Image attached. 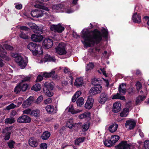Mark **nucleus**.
<instances>
[{
    "label": "nucleus",
    "mask_w": 149,
    "mask_h": 149,
    "mask_svg": "<svg viewBox=\"0 0 149 149\" xmlns=\"http://www.w3.org/2000/svg\"><path fill=\"white\" fill-rule=\"evenodd\" d=\"M16 106V105L12 103L8 106L6 107V109L7 110H9L15 108Z\"/></svg>",
    "instance_id": "864d4df0"
},
{
    "label": "nucleus",
    "mask_w": 149,
    "mask_h": 149,
    "mask_svg": "<svg viewBox=\"0 0 149 149\" xmlns=\"http://www.w3.org/2000/svg\"><path fill=\"white\" fill-rule=\"evenodd\" d=\"M65 47V45L64 43H60L56 48V53L60 55L65 54L67 53V51Z\"/></svg>",
    "instance_id": "0eeeda50"
},
{
    "label": "nucleus",
    "mask_w": 149,
    "mask_h": 149,
    "mask_svg": "<svg viewBox=\"0 0 149 149\" xmlns=\"http://www.w3.org/2000/svg\"><path fill=\"white\" fill-rule=\"evenodd\" d=\"M20 29L21 30H24L27 31H28L29 30V29L28 27L24 26H20Z\"/></svg>",
    "instance_id": "69168bd1"
},
{
    "label": "nucleus",
    "mask_w": 149,
    "mask_h": 149,
    "mask_svg": "<svg viewBox=\"0 0 149 149\" xmlns=\"http://www.w3.org/2000/svg\"><path fill=\"white\" fill-rule=\"evenodd\" d=\"M120 139V137L119 136L115 135L112 136L111 139V141L112 142V143L114 144Z\"/></svg>",
    "instance_id": "58836bf2"
},
{
    "label": "nucleus",
    "mask_w": 149,
    "mask_h": 149,
    "mask_svg": "<svg viewBox=\"0 0 149 149\" xmlns=\"http://www.w3.org/2000/svg\"><path fill=\"white\" fill-rule=\"evenodd\" d=\"M132 19L133 22L135 23H139L141 22V17L137 13H134L132 16Z\"/></svg>",
    "instance_id": "6ab92c4d"
},
{
    "label": "nucleus",
    "mask_w": 149,
    "mask_h": 149,
    "mask_svg": "<svg viewBox=\"0 0 149 149\" xmlns=\"http://www.w3.org/2000/svg\"><path fill=\"white\" fill-rule=\"evenodd\" d=\"M7 53L4 48L0 45V57L3 58H5V59L7 61H9L10 58L8 56H6Z\"/></svg>",
    "instance_id": "4468645a"
},
{
    "label": "nucleus",
    "mask_w": 149,
    "mask_h": 149,
    "mask_svg": "<svg viewBox=\"0 0 149 149\" xmlns=\"http://www.w3.org/2000/svg\"><path fill=\"white\" fill-rule=\"evenodd\" d=\"M125 86L126 84L124 83H122L119 86L118 91L122 95L125 94L126 93Z\"/></svg>",
    "instance_id": "b1692460"
},
{
    "label": "nucleus",
    "mask_w": 149,
    "mask_h": 149,
    "mask_svg": "<svg viewBox=\"0 0 149 149\" xmlns=\"http://www.w3.org/2000/svg\"><path fill=\"white\" fill-rule=\"evenodd\" d=\"M55 73V71L54 70H53L51 71V72H44L42 74V76L45 77H49L52 76H53Z\"/></svg>",
    "instance_id": "f704fd0d"
},
{
    "label": "nucleus",
    "mask_w": 149,
    "mask_h": 149,
    "mask_svg": "<svg viewBox=\"0 0 149 149\" xmlns=\"http://www.w3.org/2000/svg\"><path fill=\"white\" fill-rule=\"evenodd\" d=\"M19 84L22 91H24L27 89L28 87V85L27 84H24L22 85L21 84Z\"/></svg>",
    "instance_id": "8fccbe9b"
},
{
    "label": "nucleus",
    "mask_w": 149,
    "mask_h": 149,
    "mask_svg": "<svg viewBox=\"0 0 149 149\" xmlns=\"http://www.w3.org/2000/svg\"><path fill=\"white\" fill-rule=\"evenodd\" d=\"M118 125L117 124H113L111 125L109 128V131L111 132H113L117 130Z\"/></svg>",
    "instance_id": "cd10ccee"
},
{
    "label": "nucleus",
    "mask_w": 149,
    "mask_h": 149,
    "mask_svg": "<svg viewBox=\"0 0 149 149\" xmlns=\"http://www.w3.org/2000/svg\"><path fill=\"white\" fill-rule=\"evenodd\" d=\"M89 127V124L88 123H86L84 125H82V128L84 131H86Z\"/></svg>",
    "instance_id": "de8ad7c7"
},
{
    "label": "nucleus",
    "mask_w": 149,
    "mask_h": 149,
    "mask_svg": "<svg viewBox=\"0 0 149 149\" xmlns=\"http://www.w3.org/2000/svg\"><path fill=\"white\" fill-rule=\"evenodd\" d=\"M41 88V85L39 84H36L31 88L32 90L38 91H40Z\"/></svg>",
    "instance_id": "4c0bfd02"
},
{
    "label": "nucleus",
    "mask_w": 149,
    "mask_h": 149,
    "mask_svg": "<svg viewBox=\"0 0 149 149\" xmlns=\"http://www.w3.org/2000/svg\"><path fill=\"white\" fill-rule=\"evenodd\" d=\"M112 99H119L121 100H125V98L124 96L120 95L118 93L115 94L113 95H112Z\"/></svg>",
    "instance_id": "473e14b6"
},
{
    "label": "nucleus",
    "mask_w": 149,
    "mask_h": 149,
    "mask_svg": "<svg viewBox=\"0 0 149 149\" xmlns=\"http://www.w3.org/2000/svg\"><path fill=\"white\" fill-rule=\"evenodd\" d=\"M136 87L137 90L140 89L142 87V85L141 83L138 82L136 84Z\"/></svg>",
    "instance_id": "bf43d9fd"
},
{
    "label": "nucleus",
    "mask_w": 149,
    "mask_h": 149,
    "mask_svg": "<svg viewBox=\"0 0 149 149\" xmlns=\"http://www.w3.org/2000/svg\"><path fill=\"white\" fill-rule=\"evenodd\" d=\"M100 100L99 102L101 104H103L107 101L108 97L107 94L104 92L101 93L100 96Z\"/></svg>",
    "instance_id": "a211bd4d"
},
{
    "label": "nucleus",
    "mask_w": 149,
    "mask_h": 149,
    "mask_svg": "<svg viewBox=\"0 0 149 149\" xmlns=\"http://www.w3.org/2000/svg\"><path fill=\"white\" fill-rule=\"evenodd\" d=\"M28 48L32 51L34 55H42L43 53L42 49L41 47L36 43H29L27 45Z\"/></svg>",
    "instance_id": "20e7f679"
},
{
    "label": "nucleus",
    "mask_w": 149,
    "mask_h": 149,
    "mask_svg": "<svg viewBox=\"0 0 149 149\" xmlns=\"http://www.w3.org/2000/svg\"><path fill=\"white\" fill-rule=\"evenodd\" d=\"M94 100L91 97H88L85 104V107L88 109H91L93 107Z\"/></svg>",
    "instance_id": "ddd939ff"
},
{
    "label": "nucleus",
    "mask_w": 149,
    "mask_h": 149,
    "mask_svg": "<svg viewBox=\"0 0 149 149\" xmlns=\"http://www.w3.org/2000/svg\"><path fill=\"white\" fill-rule=\"evenodd\" d=\"M40 146L41 149H47V145L45 143H41Z\"/></svg>",
    "instance_id": "4d7b16f0"
},
{
    "label": "nucleus",
    "mask_w": 149,
    "mask_h": 149,
    "mask_svg": "<svg viewBox=\"0 0 149 149\" xmlns=\"http://www.w3.org/2000/svg\"><path fill=\"white\" fill-rule=\"evenodd\" d=\"M22 5L20 3L16 5L15 6V8L18 10L21 9L22 8Z\"/></svg>",
    "instance_id": "338daca9"
},
{
    "label": "nucleus",
    "mask_w": 149,
    "mask_h": 149,
    "mask_svg": "<svg viewBox=\"0 0 149 149\" xmlns=\"http://www.w3.org/2000/svg\"><path fill=\"white\" fill-rule=\"evenodd\" d=\"M43 79L42 76L41 75H39L38 76L37 78L36 81H40Z\"/></svg>",
    "instance_id": "774afa93"
},
{
    "label": "nucleus",
    "mask_w": 149,
    "mask_h": 149,
    "mask_svg": "<svg viewBox=\"0 0 149 149\" xmlns=\"http://www.w3.org/2000/svg\"><path fill=\"white\" fill-rule=\"evenodd\" d=\"M12 56L15 58V61L22 69L24 68L26 65V60L24 59L20 55L15 53L13 54Z\"/></svg>",
    "instance_id": "423d86ee"
},
{
    "label": "nucleus",
    "mask_w": 149,
    "mask_h": 149,
    "mask_svg": "<svg viewBox=\"0 0 149 149\" xmlns=\"http://www.w3.org/2000/svg\"><path fill=\"white\" fill-rule=\"evenodd\" d=\"M84 103V100L82 97L79 98L77 101V105L78 107H81Z\"/></svg>",
    "instance_id": "c9c22d12"
},
{
    "label": "nucleus",
    "mask_w": 149,
    "mask_h": 149,
    "mask_svg": "<svg viewBox=\"0 0 149 149\" xmlns=\"http://www.w3.org/2000/svg\"><path fill=\"white\" fill-rule=\"evenodd\" d=\"M33 97H30L29 98L24 102L22 104V106L24 108H26L29 107L33 102Z\"/></svg>",
    "instance_id": "aec40b11"
},
{
    "label": "nucleus",
    "mask_w": 149,
    "mask_h": 149,
    "mask_svg": "<svg viewBox=\"0 0 149 149\" xmlns=\"http://www.w3.org/2000/svg\"><path fill=\"white\" fill-rule=\"evenodd\" d=\"M81 94V91H78L76 92L75 94L73 96L72 101L73 102H75L77 99L78 98Z\"/></svg>",
    "instance_id": "c756f323"
},
{
    "label": "nucleus",
    "mask_w": 149,
    "mask_h": 149,
    "mask_svg": "<svg viewBox=\"0 0 149 149\" xmlns=\"http://www.w3.org/2000/svg\"><path fill=\"white\" fill-rule=\"evenodd\" d=\"M6 134L4 136V139L5 140H8L10 139V134L5 133Z\"/></svg>",
    "instance_id": "0e129e2a"
},
{
    "label": "nucleus",
    "mask_w": 149,
    "mask_h": 149,
    "mask_svg": "<svg viewBox=\"0 0 149 149\" xmlns=\"http://www.w3.org/2000/svg\"><path fill=\"white\" fill-rule=\"evenodd\" d=\"M15 143V142L13 141H10L8 143L9 147L11 149L13 148L14 145Z\"/></svg>",
    "instance_id": "603ef678"
},
{
    "label": "nucleus",
    "mask_w": 149,
    "mask_h": 149,
    "mask_svg": "<svg viewBox=\"0 0 149 149\" xmlns=\"http://www.w3.org/2000/svg\"><path fill=\"white\" fill-rule=\"evenodd\" d=\"M41 3L38 1H36V4L34 6L36 8H39L40 9H36L32 10L31 12V16L34 17L38 18L42 16L45 14V11L42 10L48 11V8L42 6Z\"/></svg>",
    "instance_id": "f03ea898"
},
{
    "label": "nucleus",
    "mask_w": 149,
    "mask_h": 149,
    "mask_svg": "<svg viewBox=\"0 0 149 149\" xmlns=\"http://www.w3.org/2000/svg\"><path fill=\"white\" fill-rule=\"evenodd\" d=\"M144 146L143 149H149V141L146 140L144 143Z\"/></svg>",
    "instance_id": "09e8293b"
},
{
    "label": "nucleus",
    "mask_w": 149,
    "mask_h": 149,
    "mask_svg": "<svg viewBox=\"0 0 149 149\" xmlns=\"http://www.w3.org/2000/svg\"><path fill=\"white\" fill-rule=\"evenodd\" d=\"M66 109H68V112H70L73 114L80 113L82 111L81 110H79V109L75 110L74 109L73 106L72 105H70L69 106L67 107Z\"/></svg>",
    "instance_id": "412c9836"
},
{
    "label": "nucleus",
    "mask_w": 149,
    "mask_h": 149,
    "mask_svg": "<svg viewBox=\"0 0 149 149\" xmlns=\"http://www.w3.org/2000/svg\"><path fill=\"white\" fill-rule=\"evenodd\" d=\"M14 129V127L13 126H10L6 127L4 129H3L2 133L10 134H11V133L12 132Z\"/></svg>",
    "instance_id": "5701e85b"
},
{
    "label": "nucleus",
    "mask_w": 149,
    "mask_h": 149,
    "mask_svg": "<svg viewBox=\"0 0 149 149\" xmlns=\"http://www.w3.org/2000/svg\"><path fill=\"white\" fill-rule=\"evenodd\" d=\"M146 97L145 96H139L136 98V104H137L143 101L145 98Z\"/></svg>",
    "instance_id": "e433bc0d"
},
{
    "label": "nucleus",
    "mask_w": 149,
    "mask_h": 149,
    "mask_svg": "<svg viewBox=\"0 0 149 149\" xmlns=\"http://www.w3.org/2000/svg\"><path fill=\"white\" fill-rule=\"evenodd\" d=\"M110 140H106L104 142V145L107 147H110L113 145V144L112 143V142Z\"/></svg>",
    "instance_id": "49530a36"
},
{
    "label": "nucleus",
    "mask_w": 149,
    "mask_h": 149,
    "mask_svg": "<svg viewBox=\"0 0 149 149\" xmlns=\"http://www.w3.org/2000/svg\"><path fill=\"white\" fill-rule=\"evenodd\" d=\"M43 100V97L42 96H39L36 101V103L37 104H39Z\"/></svg>",
    "instance_id": "680f3d73"
},
{
    "label": "nucleus",
    "mask_w": 149,
    "mask_h": 149,
    "mask_svg": "<svg viewBox=\"0 0 149 149\" xmlns=\"http://www.w3.org/2000/svg\"><path fill=\"white\" fill-rule=\"evenodd\" d=\"M85 139V138L84 137H82L79 138L75 140V144L76 145H79L80 143L83 142Z\"/></svg>",
    "instance_id": "79ce46f5"
},
{
    "label": "nucleus",
    "mask_w": 149,
    "mask_h": 149,
    "mask_svg": "<svg viewBox=\"0 0 149 149\" xmlns=\"http://www.w3.org/2000/svg\"><path fill=\"white\" fill-rule=\"evenodd\" d=\"M94 63H90L87 65L86 66V71H88L89 70H91L94 67Z\"/></svg>",
    "instance_id": "a18cd8bd"
},
{
    "label": "nucleus",
    "mask_w": 149,
    "mask_h": 149,
    "mask_svg": "<svg viewBox=\"0 0 149 149\" xmlns=\"http://www.w3.org/2000/svg\"><path fill=\"white\" fill-rule=\"evenodd\" d=\"M17 121L20 123H29L31 121V118L27 115H23L19 117Z\"/></svg>",
    "instance_id": "9d476101"
},
{
    "label": "nucleus",
    "mask_w": 149,
    "mask_h": 149,
    "mask_svg": "<svg viewBox=\"0 0 149 149\" xmlns=\"http://www.w3.org/2000/svg\"><path fill=\"white\" fill-rule=\"evenodd\" d=\"M45 89H49L52 90L54 88V83L52 82H46L44 84Z\"/></svg>",
    "instance_id": "393cba45"
},
{
    "label": "nucleus",
    "mask_w": 149,
    "mask_h": 149,
    "mask_svg": "<svg viewBox=\"0 0 149 149\" xmlns=\"http://www.w3.org/2000/svg\"><path fill=\"white\" fill-rule=\"evenodd\" d=\"M43 37L42 35H36L35 34H33L31 36L32 40L35 42H40L41 41Z\"/></svg>",
    "instance_id": "f3484780"
},
{
    "label": "nucleus",
    "mask_w": 149,
    "mask_h": 149,
    "mask_svg": "<svg viewBox=\"0 0 149 149\" xmlns=\"http://www.w3.org/2000/svg\"><path fill=\"white\" fill-rule=\"evenodd\" d=\"M52 102V100L51 98H48L44 101V103L45 104H50Z\"/></svg>",
    "instance_id": "13d9d810"
},
{
    "label": "nucleus",
    "mask_w": 149,
    "mask_h": 149,
    "mask_svg": "<svg viewBox=\"0 0 149 149\" xmlns=\"http://www.w3.org/2000/svg\"><path fill=\"white\" fill-rule=\"evenodd\" d=\"M29 145L33 147H36L38 145V142L37 139L34 137L30 138L29 140Z\"/></svg>",
    "instance_id": "2eb2a0df"
},
{
    "label": "nucleus",
    "mask_w": 149,
    "mask_h": 149,
    "mask_svg": "<svg viewBox=\"0 0 149 149\" xmlns=\"http://www.w3.org/2000/svg\"><path fill=\"white\" fill-rule=\"evenodd\" d=\"M100 82V80L98 78H95L92 81V84L95 85L94 87H92L89 91L90 94L95 95L100 93L102 90V87L98 84Z\"/></svg>",
    "instance_id": "7ed1b4c3"
},
{
    "label": "nucleus",
    "mask_w": 149,
    "mask_h": 149,
    "mask_svg": "<svg viewBox=\"0 0 149 149\" xmlns=\"http://www.w3.org/2000/svg\"><path fill=\"white\" fill-rule=\"evenodd\" d=\"M129 111V108L124 109L123 111L120 113V115L122 117H125L128 115Z\"/></svg>",
    "instance_id": "72a5a7b5"
},
{
    "label": "nucleus",
    "mask_w": 149,
    "mask_h": 149,
    "mask_svg": "<svg viewBox=\"0 0 149 149\" xmlns=\"http://www.w3.org/2000/svg\"><path fill=\"white\" fill-rule=\"evenodd\" d=\"M15 120L14 118H7L5 119V123L6 124H11L14 123Z\"/></svg>",
    "instance_id": "37998d69"
},
{
    "label": "nucleus",
    "mask_w": 149,
    "mask_h": 149,
    "mask_svg": "<svg viewBox=\"0 0 149 149\" xmlns=\"http://www.w3.org/2000/svg\"><path fill=\"white\" fill-rule=\"evenodd\" d=\"M50 133L47 131L44 132L42 135L41 137L42 139H47L50 136Z\"/></svg>",
    "instance_id": "7c9ffc66"
},
{
    "label": "nucleus",
    "mask_w": 149,
    "mask_h": 149,
    "mask_svg": "<svg viewBox=\"0 0 149 149\" xmlns=\"http://www.w3.org/2000/svg\"><path fill=\"white\" fill-rule=\"evenodd\" d=\"M19 36L21 38L24 39H26L28 38L27 36L22 32H21L19 34Z\"/></svg>",
    "instance_id": "5fc2aeb1"
},
{
    "label": "nucleus",
    "mask_w": 149,
    "mask_h": 149,
    "mask_svg": "<svg viewBox=\"0 0 149 149\" xmlns=\"http://www.w3.org/2000/svg\"><path fill=\"white\" fill-rule=\"evenodd\" d=\"M40 111L38 109L34 110L32 111L31 112V115L36 117H38L40 116Z\"/></svg>",
    "instance_id": "2f4dec72"
},
{
    "label": "nucleus",
    "mask_w": 149,
    "mask_h": 149,
    "mask_svg": "<svg viewBox=\"0 0 149 149\" xmlns=\"http://www.w3.org/2000/svg\"><path fill=\"white\" fill-rule=\"evenodd\" d=\"M64 26H62L60 23L58 25H51L50 29L51 31H54L55 32L61 33L64 30Z\"/></svg>",
    "instance_id": "6e6552de"
},
{
    "label": "nucleus",
    "mask_w": 149,
    "mask_h": 149,
    "mask_svg": "<svg viewBox=\"0 0 149 149\" xmlns=\"http://www.w3.org/2000/svg\"><path fill=\"white\" fill-rule=\"evenodd\" d=\"M121 109L120 104L118 102H116L113 105L112 111L115 113H117L120 111Z\"/></svg>",
    "instance_id": "4be33fe9"
},
{
    "label": "nucleus",
    "mask_w": 149,
    "mask_h": 149,
    "mask_svg": "<svg viewBox=\"0 0 149 149\" xmlns=\"http://www.w3.org/2000/svg\"><path fill=\"white\" fill-rule=\"evenodd\" d=\"M45 108L47 112L49 114H54L56 113L57 111V108L54 107L53 106L51 105H47Z\"/></svg>",
    "instance_id": "f8f14e48"
},
{
    "label": "nucleus",
    "mask_w": 149,
    "mask_h": 149,
    "mask_svg": "<svg viewBox=\"0 0 149 149\" xmlns=\"http://www.w3.org/2000/svg\"><path fill=\"white\" fill-rule=\"evenodd\" d=\"M21 90H22L21 88V86H20V84H19L15 87L14 92L16 93H17L20 92Z\"/></svg>",
    "instance_id": "3c124183"
},
{
    "label": "nucleus",
    "mask_w": 149,
    "mask_h": 149,
    "mask_svg": "<svg viewBox=\"0 0 149 149\" xmlns=\"http://www.w3.org/2000/svg\"><path fill=\"white\" fill-rule=\"evenodd\" d=\"M128 93L130 95H133L134 93L133 88H129L128 89Z\"/></svg>",
    "instance_id": "e2e57ef3"
},
{
    "label": "nucleus",
    "mask_w": 149,
    "mask_h": 149,
    "mask_svg": "<svg viewBox=\"0 0 149 149\" xmlns=\"http://www.w3.org/2000/svg\"><path fill=\"white\" fill-rule=\"evenodd\" d=\"M66 126L69 128H72L74 126L73 121L72 119H69L67 123Z\"/></svg>",
    "instance_id": "a19ab883"
},
{
    "label": "nucleus",
    "mask_w": 149,
    "mask_h": 149,
    "mask_svg": "<svg viewBox=\"0 0 149 149\" xmlns=\"http://www.w3.org/2000/svg\"><path fill=\"white\" fill-rule=\"evenodd\" d=\"M53 44V42L52 39L47 38L43 40L42 46L45 48L49 49L52 46Z\"/></svg>",
    "instance_id": "1a4fd4ad"
},
{
    "label": "nucleus",
    "mask_w": 149,
    "mask_h": 149,
    "mask_svg": "<svg viewBox=\"0 0 149 149\" xmlns=\"http://www.w3.org/2000/svg\"><path fill=\"white\" fill-rule=\"evenodd\" d=\"M125 125L127 127L128 126L129 128L132 130L134 127L136 125V121L134 120L130 119L126 121Z\"/></svg>",
    "instance_id": "dca6fc26"
},
{
    "label": "nucleus",
    "mask_w": 149,
    "mask_h": 149,
    "mask_svg": "<svg viewBox=\"0 0 149 149\" xmlns=\"http://www.w3.org/2000/svg\"><path fill=\"white\" fill-rule=\"evenodd\" d=\"M4 47L6 49L8 50H12L13 49V47L8 45H3Z\"/></svg>",
    "instance_id": "6e6d98bb"
},
{
    "label": "nucleus",
    "mask_w": 149,
    "mask_h": 149,
    "mask_svg": "<svg viewBox=\"0 0 149 149\" xmlns=\"http://www.w3.org/2000/svg\"><path fill=\"white\" fill-rule=\"evenodd\" d=\"M83 79L81 78H77L74 82V85L77 87L81 86L83 84Z\"/></svg>",
    "instance_id": "a878e982"
},
{
    "label": "nucleus",
    "mask_w": 149,
    "mask_h": 149,
    "mask_svg": "<svg viewBox=\"0 0 149 149\" xmlns=\"http://www.w3.org/2000/svg\"><path fill=\"white\" fill-rule=\"evenodd\" d=\"M23 112L24 114H31V109H28L24 110Z\"/></svg>",
    "instance_id": "052dcab7"
},
{
    "label": "nucleus",
    "mask_w": 149,
    "mask_h": 149,
    "mask_svg": "<svg viewBox=\"0 0 149 149\" xmlns=\"http://www.w3.org/2000/svg\"><path fill=\"white\" fill-rule=\"evenodd\" d=\"M44 59L45 62L47 61L55 62L56 61V59L54 57L51 56L50 55L48 54L45 56Z\"/></svg>",
    "instance_id": "bb28decb"
},
{
    "label": "nucleus",
    "mask_w": 149,
    "mask_h": 149,
    "mask_svg": "<svg viewBox=\"0 0 149 149\" xmlns=\"http://www.w3.org/2000/svg\"><path fill=\"white\" fill-rule=\"evenodd\" d=\"M102 35L97 29L89 31L87 29H84L82 31L81 37L84 39V45L86 47H91L96 43H99L103 36L107 38L108 31L107 29H103L102 31Z\"/></svg>",
    "instance_id": "f257e3e1"
},
{
    "label": "nucleus",
    "mask_w": 149,
    "mask_h": 149,
    "mask_svg": "<svg viewBox=\"0 0 149 149\" xmlns=\"http://www.w3.org/2000/svg\"><path fill=\"white\" fill-rule=\"evenodd\" d=\"M50 90L49 89H45V88H44L43 90V91L45 95L49 97L52 96L54 94L53 93L51 92Z\"/></svg>",
    "instance_id": "c03bdc74"
},
{
    "label": "nucleus",
    "mask_w": 149,
    "mask_h": 149,
    "mask_svg": "<svg viewBox=\"0 0 149 149\" xmlns=\"http://www.w3.org/2000/svg\"><path fill=\"white\" fill-rule=\"evenodd\" d=\"M33 31L35 33L39 35L41 34L43 32V30L38 26H35L33 29Z\"/></svg>",
    "instance_id": "c85d7f7f"
},
{
    "label": "nucleus",
    "mask_w": 149,
    "mask_h": 149,
    "mask_svg": "<svg viewBox=\"0 0 149 149\" xmlns=\"http://www.w3.org/2000/svg\"><path fill=\"white\" fill-rule=\"evenodd\" d=\"M130 145L127 143L126 141H122L116 146L117 149H130Z\"/></svg>",
    "instance_id": "9b49d317"
},
{
    "label": "nucleus",
    "mask_w": 149,
    "mask_h": 149,
    "mask_svg": "<svg viewBox=\"0 0 149 149\" xmlns=\"http://www.w3.org/2000/svg\"><path fill=\"white\" fill-rule=\"evenodd\" d=\"M52 7L53 10L57 12H65L68 13H70L73 12V11L70 8H65L64 3L53 5Z\"/></svg>",
    "instance_id": "39448f33"
},
{
    "label": "nucleus",
    "mask_w": 149,
    "mask_h": 149,
    "mask_svg": "<svg viewBox=\"0 0 149 149\" xmlns=\"http://www.w3.org/2000/svg\"><path fill=\"white\" fill-rule=\"evenodd\" d=\"M90 116V113L89 112H86L79 115V118L80 119H82L87 117H89Z\"/></svg>",
    "instance_id": "ea45409f"
}]
</instances>
